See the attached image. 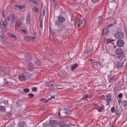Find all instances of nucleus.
Instances as JSON below:
<instances>
[{
    "label": "nucleus",
    "instance_id": "obj_1",
    "mask_svg": "<svg viewBox=\"0 0 127 127\" xmlns=\"http://www.w3.org/2000/svg\"><path fill=\"white\" fill-rule=\"evenodd\" d=\"M29 73L27 72H24L23 74H21L19 76V80L20 81H25V78L29 77Z\"/></svg>",
    "mask_w": 127,
    "mask_h": 127
},
{
    "label": "nucleus",
    "instance_id": "obj_2",
    "mask_svg": "<svg viewBox=\"0 0 127 127\" xmlns=\"http://www.w3.org/2000/svg\"><path fill=\"white\" fill-rule=\"evenodd\" d=\"M56 25H58L57 27L58 29L57 31L58 32L64 31L66 27V25L65 24H62Z\"/></svg>",
    "mask_w": 127,
    "mask_h": 127
},
{
    "label": "nucleus",
    "instance_id": "obj_3",
    "mask_svg": "<svg viewBox=\"0 0 127 127\" xmlns=\"http://www.w3.org/2000/svg\"><path fill=\"white\" fill-rule=\"evenodd\" d=\"M65 21V18L61 16H59L58 20L55 22L56 25H59L60 24H63Z\"/></svg>",
    "mask_w": 127,
    "mask_h": 127
},
{
    "label": "nucleus",
    "instance_id": "obj_4",
    "mask_svg": "<svg viewBox=\"0 0 127 127\" xmlns=\"http://www.w3.org/2000/svg\"><path fill=\"white\" fill-rule=\"evenodd\" d=\"M114 35L116 38L120 39L124 37V34L123 32H118L114 34Z\"/></svg>",
    "mask_w": 127,
    "mask_h": 127
},
{
    "label": "nucleus",
    "instance_id": "obj_5",
    "mask_svg": "<svg viewBox=\"0 0 127 127\" xmlns=\"http://www.w3.org/2000/svg\"><path fill=\"white\" fill-rule=\"evenodd\" d=\"M85 20L83 19H77L76 20V24L77 25L78 27L80 26L81 25H83V26L85 24Z\"/></svg>",
    "mask_w": 127,
    "mask_h": 127
},
{
    "label": "nucleus",
    "instance_id": "obj_6",
    "mask_svg": "<svg viewBox=\"0 0 127 127\" xmlns=\"http://www.w3.org/2000/svg\"><path fill=\"white\" fill-rule=\"evenodd\" d=\"M11 23L12 25H14L15 22H17L18 18L17 16L13 13L11 14Z\"/></svg>",
    "mask_w": 127,
    "mask_h": 127
},
{
    "label": "nucleus",
    "instance_id": "obj_7",
    "mask_svg": "<svg viewBox=\"0 0 127 127\" xmlns=\"http://www.w3.org/2000/svg\"><path fill=\"white\" fill-rule=\"evenodd\" d=\"M125 59H122L120 61H118L116 64V66L118 69L121 68L123 66Z\"/></svg>",
    "mask_w": 127,
    "mask_h": 127
},
{
    "label": "nucleus",
    "instance_id": "obj_8",
    "mask_svg": "<svg viewBox=\"0 0 127 127\" xmlns=\"http://www.w3.org/2000/svg\"><path fill=\"white\" fill-rule=\"evenodd\" d=\"M106 100L107 101L106 105H108L110 102L112 101V99L111 98V96L110 94H108L106 96Z\"/></svg>",
    "mask_w": 127,
    "mask_h": 127
},
{
    "label": "nucleus",
    "instance_id": "obj_9",
    "mask_svg": "<svg viewBox=\"0 0 127 127\" xmlns=\"http://www.w3.org/2000/svg\"><path fill=\"white\" fill-rule=\"evenodd\" d=\"M36 38V37L35 36L31 37L26 36L24 37L25 40L26 41H33Z\"/></svg>",
    "mask_w": 127,
    "mask_h": 127
},
{
    "label": "nucleus",
    "instance_id": "obj_10",
    "mask_svg": "<svg viewBox=\"0 0 127 127\" xmlns=\"http://www.w3.org/2000/svg\"><path fill=\"white\" fill-rule=\"evenodd\" d=\"M108 77L110 78V79L109 80V82L112 83L115 82V75L112 74H110L108 75Z\"/></svg>",
    "mask_w": 127,
    "mask_h": 127
},
{
    "label": "nucleus",
    "instance_id": "obj_11",
    "mask_svg": "<svg viewBox=\"0 0 127 127\" xmlns=\"http://www.w3.org/2000/svg\"><path fill=\"white\" fill-rule=\"evenodd\" d=\"M115 52L117 55H121L123 54L124 51L122 49L119 48H117Z\"/></svg>",
    "mask_w": 127,
    "mask_h": 127
},
{
    "label": "nucleus",
    "instance_id": "obj_12",
    "mask_svg": "<svg viewBox=\"0 0 127 127\" xmlns=\"http://www.w3.org/2000/svg\"><path fill=\"white\" fill-rule=\"evenodd\" d=\"M117 46L119 47H122L124 44V41L122 40L119 39L118 40L117 42Z\"/></svg>",
    "mask_w": 127,
    "mask_h": 127
},
{
    "label": "nucleus",
    "instance_id": "obj_13",
    "mask_svg": "<svg viewBox=\"0 0 127 127\" xmlns=\"http://www.w3.org/2000/svg\"><path fill=\"white\" fill-rule=\"evenodd\" d=\"M109 21H111L112 22L111 23V24H108L106 27V28L107 29L108 28L112 27L114 24H115L116 23V20L115 19H110V20Z\"/></svg>",
    "mask_w": 127,
    "mask_h": 127
},
{
    "label": "nucleus",
    "instance_id": "obj_14",
    "mask_svg": "<svg viewBox=\"0 0 127 127\" xmlns=\"http://www.w3.org/2000/svg\"><path fill=\"white\" fill-rule=\"evenodd\" d=\"M50 124L51 126L55 127L57 125V122L55 120H51L50 122Z\"/></svg>",
    "mask_w": 127,
    "mask_h": 127
},
{
    "label": "nucleus",
    "instance_id": "obj_15",
    "mask_svg": "<svg viewBox=\"0 0 127 127\" xmlns=\"http://www.w3.org/2000/svg\"><path fill=\"white\" fill-rule=\"evenodd\" d=\"M28 68L30 71H32L33 69V66L31 62L28 64Z\"/></svg>",
    "mask_w": 127,
    "mask_h": 127
},
{
    "label": "nucleus",
    "instance_id": "obj_16",
    "mask_svg": "<svg viewBox=\"0 0 127 127\" xmlns=\"http://www.w3.org/2000/svg\"><path fill=\"white\" fill-rule=\"evenodd\" d=\"M65 124V122L63 121H59L57 122V125L60 127H62Z\"/></svg>",
    "mask_w": 127,
    "mask_h": 127
},
{
    "label": "nucleus",
    "instance_id": "obj_17",
    "mask_svg": "<svg viewBox=\"0 0 127 127\" xmlns=\"http://www.w3.org/2000/svg\"><path fill=\"white\" fill-rule=\"evenodd\" d=\"M91 64H93L95 65H96L97 66H101L102 64L100 62L98 61H95L92 62Z\"/></svg>",
    "mask_w": 127,
    "mask_h": 127
},
{
    "label": "nucleus",
    "instance_id": "obj_18",
    "mask_svg": "<svg viewBox=\"0 0 127 127\" xmlns=\"http://www.w3.org/2000/svg\"><path fill=\"white\" fill-rule=\"evenodd\" d=\"M26 127L25 122L23 121L20 122L19 124V127Z\"/></svg>",
    "mask_w": 127,
    "mask_h": 127
},
{
    "label": "nucleus",
    "instance_id": "obj_19",
    "mask_svg": "<svg viewBox=\"0 0 127 127\" xmlns=\"http://www.w3.org/2000/svg\"><path fill=\"white\" fill-rule=\"evenodd\" d=\"M25 58L26 60L28 61H31L32 59L31 55L30 54H28L27 56L26 57V58Z\"/></svg>",
    "mask_w": 127,
    "mask_h": 127
},
{
    "label": "nucleus",
    "instance_id": "obj_20",
    "mask_svg": "<svg viewBox=\"0 0 127 127\" xmlns=\"http://www.w3.org/2000/svg\"><path fill=\"white\" fill-rule=\"evenodd\" d=\"M7 35L9 37L13 38L15 39H17L16 36L13 34H12L9 32H8L7 33Z\"/></svg>",
    "mask_w": 127,
    "mask_h": 127
},
{
    "label": "nucleus",
    "instance_id": "obj_21",
    "mask_svg": "<svg viewBox=\"0 0 127 127\" xmlns=\"http://www.w3.org/2000/svg\"><path fill=\"white\" fill-rule=\"evenodd\" d=\"M98 24L100 25L102 24L103 22V19L102 17L101 16H99L97 18Z\"/></svg>",
    "mask_w": 127,
    "mask_h": 127
},
{
    "label": "nucleus",
    "instance_id": "obj_22",
    "mask_svg": "<svg viewBox=\"0 0 127 127\" xmlns=\"http://www.w3.org/2000/svg\"><path fill=\"white\" fill-rule=\"evenodd\" d=\"M26 21L27 25H29L30 23V14H28L26 17Z\"/></svg>",
    "mask_w": 127,
    "mask_h": 127
},
{
    "label": "nucleus",
    "instance_id": "obj_23",
    "mask_svg": "<svg viewBox=\"0 0 127 127\" xmlns=\"http://www.w3.org/2000/svg\"><path fill=\"white\" fill-rule=\"evenodd\" d=\"M34 62L35 64L37 66H40L41 63L39 59H35L34 60Z\"/></svg>",
    "mask_w": 127,
    "mask_h": 127
},
{
    "label": "nucleus",
    "instance_id": "obj_24",
    "mask_svg": "<svg viewBox=\"0 0 127 127\" xmlns=\"http://www.w3.org/2000/svg\"><path fill=\"white\" fill-rule=\"evenodd\" d=\"M92 50L91 49L87 50L85 52V53H87L89 56L92 55Z\"/></svg>",
    "mask_w": 127,
    "mask_h": 127
},
{
    "label": "nucleus",
    "instance_id": "obj_25",
    "mask_svg": "<svg viewBox=\"0 0 127 127\" xmlns=\"http://www.w3.org/2000/svg\"><path fill=\"white\" fill-rule=\"evenodd\" d=\"M115 112L117 115H119L121 113V111L119 108H117V106L115 108Z\"/></svg>",
    "mask_w": 127,
    "mask_h": 127
},
{
    "label": "nucleus",
    "instance_id": "obj_26",
    "mask_svg": "<svg viewBox=\"0 0 127 127\" xmlns=\"http://www.w3.org/2000/svg\"><path fill=\"white\" fill-rule=\"evenodd\" d=\"M123 81H122L120 80L116 84V86H117L120 87L123 85Z\"/></svg>",
    "mask_w": 127,
    "mask_h": 127
},
{
    "label": "nucleus",
    "instance_id": "obj_27",
    "mask_svg": "<svg viewBox=\"0 0 127 127\" xmlns=\"http://www.w3.org/2000/svg\"><path fill=\"white\" fill-rule=\"evenodd\" d=\"M65 113L67 115V116H69V115L71 114L70 110L67 109L65 110Z\"/></svg>",
    "mask_w": 127,
    "mask_h": 127
},
{
    "label": "nucleus",
    "instance_id": "obj_28",
    "mask_svg": "<svg viewBox=\"0 0 127 127\" xmlns=\"http://www.w3.org/2000/svg\"><path fill=\"white\" fill-rule=\"evenodd\" d=\"M5 107L4 106H0V111L2 112L5 111Z\"/></svg>",
    "mask_w": 127,
    "mask_h": 127
},
{
    "label": "nucleus",
    "instance_id": "obj_29",
    "mask_svg": "<svg viewBox=\"0 0 127 127\" xmlns=\"http://www.w3.org/2000/svg\"><path fill=\"white\" fill-rule=\"evenodd\" d=\"M122 106L126 107L127 105V101L125 100L123 101L122 103Z\"/></svg>",
    "mask_w": 127,
    "mask_h": 127
},
{
    "label": "nucleus",
    "instance_id": "obj_30",
    "mask_svg": "<svg viewBox=\"0 0 127 127\" xmlns=\"http://www.w3.org/2000/svg\"><path fill=\"white\" fill-rule=\"evenodd\" d=\"M78 66V65L77 64L73 65L71 67V70L73 71L76 68H77Z\"/></svg>",
    "mask_w": 127,
    "mask_h": 127
},
{
    "label": "nucleus",
    "instance_id": "obj_31",
    "mask_svg": "<svg viewBox=\"0 0 127 127\" xmlns=\"http://www.w3.org/2000/svg\"><path fill=\"white\" fill-rule=\"evenodd\" d=\"M98 108H95V109L97 110L99 112H101V110L103 109V107L102 106H98Z\"/></svg>",
    "mask_w": 127,
    "mask_h": 127
},
{
    "label": "nucleus",
    "instance_id": "obj_32",
    "mask_svg": "<svg viewBox=\"0 0 127 127\" xmlns=\"http://www.w3.org/2000/svg\"><path fill=\"white\" fill-rule=\"evenodd\" d=\"M49 99H48L47 100H46L44 98H41L40 99V101H41L43 102L44 103L47 102L49 101Z\"/></svg>",
    "mask_w": 127,
    "mask_h": 127
},
{
    "label": "nucleus",
    "instance_id": "obj_33",
    "mask_svg": "<svg viewBox=\"0 0 127 127\" xmlns=\"http://www.w3.org/2000/svg\"><path fill=\"white\" fill-rule=\"evenodd\" d=\"M17 22H18V27L20 28V27L21 25L22 24V22L21 20H18Z\"/></svg>",
    "mask_w": 127,
    "mask_h": 127
},
{
    "label": "nucleus",
    "instance_id": "obj_34",
    "mask_svg": "<svg viewBox=\"0 0 127 127\" xmlns=\"http://www.w3.org/2000/svg\"><path fill=\"white\" fill-rule=\"evenodd\" d=\"M33 10L35 11L36 13L38 11V9L36 7H34L32 8Z\"/></svg>",
    "mask_w": 127,
    "mask_h": 127
},
{
    "label": "nucleus",
    "instance_id": "obj_35",
    "mask_svg": "<svg viewBox=\"0 0 127 127\" xmlns=\"http://www.w3.org/2000/svg\"><path fill=\"white\" fill-rule=\"evenodd\" d=\"M106 40L107 43H111L114 41V40H111L107 39H106Z\"/></svg>",
    "mask_w": 127,
    "mask_h": 127
},
{
    "label": "nucleus",
    "instance_id": "obj_36",
    "mask_svg": "<svg viewBox=\"0 0 127 127\" xmlns=\"http://www.w3.org/2000/svg\"><path fill=\"white\" fill-rule=\"evenodd\" d=\"M26 4H23L22 6H20L19 9H22L25 7Z\"/></svg>",
    "mask_w": 127,
    "mask_h": 127
},
{
    "label": "nucleus",
    "instance_id": "obj_37",
    "mask_svg": "<svg viewBox=\"0 0 127 127\" xmlns=\"http://www.w3.org/2000/svg\"><path fill=\"white\" fill-rule=\"evenodd\" d=\"M40 25H39V27L40 28H42L43 25H42V19L40 20Z\"/></svg>",
    "mask_w": 127,
    "mask_h": 127
},
{
    "label": "nucleus",
    "instance_id": "obj_38",
    "mask_svg": "<svg viewBox=\"0 0 127 127\" xmlns=\"http://www.w3.org/2000/svg\"><path fill=\"white\" fill-rule=\"evenodd\" d=\"M28 2H31L32 3H35V4H37V2L36 1L33 0H28L27 1Z\"/></svg>",
    "mask_w": 127,
    "mask_h": 127
},
{
    "label": "nucleus",
    "instance_id": "obj_39",
    "mask_svg": "<svg viewBox=\"0 0 127 127\" xmlns=\"http://www.w3.org/2000/svg\"><path fill=\"white\" fill-rule=\"evenodd\" d=\"M52 1H53V5H54V8H56V7L57 6V4L55 3V0H52Z\"/></svg>",
    "mask_w": 127,
    "mask_h": 127
},
{
    "label": "nucleus",
    "instance_id": "obj_40",
    "mask_svg": "<svg viewBox=\"0 0 127 127\" xmlns=\"http://www.w3.org/2000/svg\"><path fill=\"white\" fill-rule=\"evenodd\" d=\"M30 90L28 88H26L23 89V91L26 93H27L29 92L30 91Z\"/></svg>",
    "mask_w": 127,
    "mask_h": 127
},
{
    "label": "nucleus",
    "instance_id": "obj_41",
    "mask_svg": "<svg viewBox=\"0 0 127 127\" xmlns=\"http://www.w3.org/2000/svg\"><path fill=\"white\" fill-rule=\"evenodd\" d=\"M28 96L29 98H32L34 96V95L32 93H30L29 94Z\"/></svg>",
    "mask_w": 127,
    "mask_h": 127
},
{
    "label": "nucleus",
    "instance_id": "obj_42",
    "mask_svg": "<svg viewBox=\"0 0 127 127\" xmlns=\"http://www.w3.org/2000/svg\"><path fill=\"white\" fill-rule=\"evenodd\" d=\"M115 109L114 107H112L111 109V112L113 113L115 112Z\"/></svg>",
    "mask_w": 127,
    "mask_h": 127
},
{
    "label": "nucleus",
    "instance_id": "obj_43",
    "mask_svg": "<svg viewBox=\"0 0 127 127\" xmlns=\"http://www.w3.org/2000/svg\"><path fill=\"white\" fill-rule=\"evenodd\" d=\"M37 90V88L36 87H33L32 88V91L35 92H36Z\"/></svg>",
    "mask_w": 127,
    "mask_h": 127
},
{
    "label": "nucleus",
    "instance_id": "obj_44",
    "mask_svg": "<svg viewBox=\"0 0 127 127\" xmlns=\"http://www.w3.org/2000/svg\"><path fill=\"white\" fill-rule=\"evenodd\" d=\"M88 95H85L82 97V98L83 99H84L88 98Z\"/></svg>",
    "mask_w": 127,
    "mask_h": 127
},
{
    "label": "nucleus",
    "instance_id": "obj_45",
    "mask_svg": "<svg viewBox=\"0 0 127 127\" xmlns=\"http://www.w3.org/2000/svg\"><path fill=\"white\" fill-rule=\"evenodd\" d=\"M120 87H118V86H116L114 88V90L116 92L119 89L118 88Z\"/></svg>",
    "mask_w": 127,
    "mask_h": 127
},
{
    "label": "nucleus",
    "instance_id": "obj_46",
    "mask_svg": "<svg viewBox=\"0 0 127 127\" xmlns=\"http://www.w3.org/2000/svg\"><path fill=\"white\" fill-rule=\"evenodd\" d=\"M3 23L4 26H6L7 24V21L6 20H4L3 22Z\"/></svg>",
    "mask_w": 127,
    "mask_h": 127
},
{
    "label": "nucleus",
    "instance_id": "obj_47",
    "mask_svg": "<svg viewBox=\"0 0 127 127\" xmlns=\"http://www.w3.org/2000/svg\"><path fill=\"white\" fill-rule=\"evenodd\" d=\"M5 26L4 25V24H3V23L0 24V27L1 28V29H4V27Z\"/></svg>",
    "mask_w": 127,
    "mask_h": 127
},
{
    "label": "nucleus",
    "instance_id": "obj_48",
    "mask_svg": "<svg viewBox=\"0 0 127 127\" xmlns=\"http://www.w3.org/2000/svg\"><path fill=\"white\" fill-rule=\"evenodd\" d=\"M118 97L119 98H121L123 96V95L122 94L120 93L118 94Z\"/></svg>",
    "mask_w": 127,
    "mask_h": 127
},
{
    "label": "nucleus",
    "instance_id": "obj_49",
    "mask_svg": "<svg viewBox=\"0 0 127 127\" xmlns=\"http://www.w3.org/2000/svg\"><path fill=\"white\" fill-rule=\"evenodd\" d=\"M86 74L88 75V76H91L92 75V74L90 72H87Z\"/></svg>",
    "mask_w": 127,
    "mask_h": 127
},
{
    "label": "nucleus",
    "instance_id": "obj_50",
    "mask_svg": "<svg viewBox=\"0 0 127 127\" xmlns=\"http://www.w3.org/2000/svg\"><path fill=\"white\" fill-rule=\"evenodd\" d=\"M101 99H104L105 98V96L103 95H101L100 97Z\"/></svg>",
    "mask_w": 127,
    "mask_h": 127
},
{
    "label": "nucleus",
    "instance_id": "obj_51",
    "mask_svg": "<svg viewBox=\"0 0 127 127\" xmlns=\"http://www.w3.org/2000/svg\"><path fill=\"white\" fill-rule=\"evenodd\" d=\"M93 106L95 109V108H98V107L97 105L95 104H93Z\"/></svg>",
    "mask_w": 127,
    "mask_h": 127
},
{
    "label": "nucleus",
    "instance_id": "obj_52",
    "mask_svg": "<svg viewBox=\"0 0 127 127\" xmlns=\"http://www.w3.org/2000/svg\"><path fill=\"white\" fill-rule=\"evenodd\" d=\"M109 31L108 30H106V32H105V35H106L109 34Z\"/></svg>",
    "mask_w": 127,
    "mask_h": 127
},
{
    "label": "nucleus",
    "instance_id": "obj_53",
    "mask_svg": "<svg viewBox=\"0 0 127 127\" xmlns=\"http://www.w3.org/2000/svg\"><path fill=\"white\" fill-rule=\"evenodd\" d=\"M55 98V97L54 96H51V98H48V99H49V101L51 100V99L53 98L54 99V98Z\"/></svg>",
    "mask_w": 127,
    "mask_h": 127
},
{
    "label": "nucleus",
    "instance_id": "obj_54",
    "mask_svg": "<svg viewBox=\"0 0 127 127\" xmlns=\"http://www.w3.org/2000/svg\"><path fill=\"white\" fill-rule=\"evenodd\" d=\"M21 31L24 33H26V31L25 29H22Z\"/></svg>",
    "mask_w": 127,
    "mask_h": 127
},
{
    "label": "nucleus",
    "instance_id": "obj_55",
    "mask_svg": "<svg viewBox=\"0 0 127 127\" xmlns=\"http://www.w3.org/2000/svg\"><path fill=\"white\" fill-rule=\"evenodd\" d=\"M92 2H97V1L100 0H91Z\"/></svg>",
    "mask_w": 127,
    "mask_h": 127
},
{
    "label": "nucleus",
    "instance_id": "obj_56",
    "mask_svg": "<svg viewBox=\"0 0 127 127\" xmlns=\"http://www.w3.org/2000/svg\"><path fill=\"white\" fill-rule=\"evenodd\" d=\"M4 83L6 84L8 83V81L6 80L5 78L4 79Z\"/></svg>",
    "mask_w": 127,
    "mask_h": 127
},
{
    "label": "nucleus",
    "instance_id": "obj_57",
    "mask_svg": "<svg viewBox=\"0 0 127 127\" xmlns=\"http://www.w3.org/2000/svg\"><path fill=\"white\" fill-rule=\"evenodd\" d=\"M62 127H70V126L67 124H65Z\"/></svg>",
    "mask_w": 127,
    "mask_h": 127
},
{
    "label": "nucleus",
    "instance_id": "obj_58",
    "mask_svg": "<svg viewBox=\"0 0 127 127\" xmlns=\"http://www.w3.org/2000/svg\"><path fill=\"white\" fill-rule=\"evenodd\" d=\"M10 17L9 16H7L6 17V19L7 20L9 21L10 20Z\"/></svg>",
    "mask_w": 127,
    "mask_h": 127
},
{
    "label": "nucleus",
    "instance_id": "obj_59",
    "mask_svg": "<svg viewBox=\"0 0 127 127\" xmlns=\"http://www.w3.org/2000/svg\"><path fill=\"white\" fill-rule=\"evenodd\" d=\"M14 6L18 8L19 9V5L17 4H15L14 5Z\"/></svg>",
    "mask_w": 127,
    "mask_h": 127
},
{
    "label": "nucleus",
    "instance_id": "obj_60",
    "mask_svg": "<svg viewBox=\"0 0 127 127\" xmlns=\"http://www.w3.org/2000/svg\"><path fill=\"white\" fill-rule=\"evenodd\" d=\"M122 101H121L120 100H118V103L119 104L122 103Z\"/></svg>",
    "mask_w": 127,
    "mask_h": 127
},
{
    "label": "nucleus",
    "instance_id": "obj_61",
    "mask_svg": "<svg viewBox=\"0 0 127 127\" xmlns=\"http://www.w3.org/2000/svg\"><path fill=\"white\" fill-rule=\"evenodd\" d=\"M2 16L3 17V18L5 17V15L4 14V13L3 12H2Z\"/></svg>",
    "mask_w": 127,
    "mask_h": 127
},
{
    "label": "nucleus",
    "instance_id": "obj_62",
    "mask_svg": "<svg viewBox=\"0 0 127 127\" xmlns=\"http://www.w3.org/2000/svg\"><path fill=\"white\" fill-rule=\"evenodd\" d=\"M11 113L10 112H9L8 113V114L7 115H8V116H10V115H11Z\"/></svg>",
    "mask_w": 127,
    "mask_h": 127
},
{
    "label": "nucleus",
    "instance_id": "obj_63",
    "mask_svg": "<svg viewBox=\"0 0 127 127\" xmlns=\"http://www.w3.org/2000/svg\"><path fill=\"white\" fill-rule=\"evenodd\" d=\"M3 72V73L4 74H5V76L6 75H7V73H6V72Z\"/></svg>",
    "mask_w": 127,
    "mask_h": 127
},
{
    "label": "nucleus",
    "instance_id": "obj_64",
    "mask_svg": "<svg viewBox=\"0 0 127 127\" xmlns=\"http://www.w3.org/2000/svg\"><path fill=\"white\" fill-rule=\"evenodd\" d=\"M36 32H34L33 33V35H36Z\"/></svg>",
    "mask_w": 127,
    "mask_h": 127
}]
</instances>
